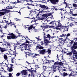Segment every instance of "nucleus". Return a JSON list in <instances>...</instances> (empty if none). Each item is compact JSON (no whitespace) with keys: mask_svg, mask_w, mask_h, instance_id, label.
Listing matches in <instances>:
<instances>
[{"mask_svg":"<svg viewBox=\"0 0 77 77\" xmlns=\"http://www.w3.org/2000/svg\"><path fill=\"white\" fill-rule=\"evenodd\" d=\"M41 15L42 17H41L38 19L40 20H44L45 18H47L48 17L47 14H44Z\"/></svg>","mask_w":77,"mask_h":77,"instance_id":"f8f14e48","label":"nucleus"},{"mask_svg":"<svg viewBox=\"0 0 77 77\" xmlns=\"http://www.w3.org/2000/svg\"><path fill=\"white\" fill-rule=\"evenodd\" d=\"M35 11H36V10H34V11L31 10L30 12V13H33H33L35 12Z\"/></svg>","mask_w":77,"mask_h":77,"instance_id":"6e6d98bb","label":"nucleus"},{"mask_svg":"<svg viewBox=\"0 0 77 77\" xmlns=\"http://www.w3.org/2000/svg\"><path fill=\"white\" fill-rule=\"evenodd\" d=\"M21 3V1H20V0H17V2L15 4H17V3Z\"/></svg>","mask_w":77,"mask_h":77,"instance_id":"bf43d9fd","label":"nucleus"},{"mask_svg":"<svg viewBox=\"0 0 77 77\" xmlns=\"http://www.w3.org/2000/svg\"><path fill=\"white\" fill-rule=\"evenodd\" d=\"M31 57H35V54H32V55H31Z\"/></svg>","mask_w":77,"mask_h":77,"instance_id":"052dcab7","label":"nucleus"},{"mask_svg":"<svg viewBox=\"0 0 77 77\" xmlns=\"http://www.w3.org/2000/svg\"><path fill=\"white\" fill-rule=\"evenodd\" d=\"M75 42V41H74V40H72L71 41V42H70V44H74V42Z\"/></svg>","mask_w":77,"mask_h":77,"instance_id":"0e129e2a","label":"nucleus"},{"mask_svg":"<svg viewBox=\"0 0 77 77\" xmlns=\"http://www.w3.org/2000/svg\"><path fill=\"white\" fill-rule=\"evenodd\" d=\"M72 21H74V23H77V19H72Z\"/></svg>","mask_w":77,"mask_h":77,"instance_id":"ea45409f","label":"nucleus"},{"mask_svg":"<svg viewBox=\"0 0 77 77\" xmlns=\"http://www.w3.org/2000/svg\"><path fill=\"white\" fill-rule=\"evenodd\" d=\"M7 46L9 47H11V45L10 43H7L6 44Z\"/></svg>","mask_w":77,"mask_h":77,"instance_id":"680f3d73","label":"nucleus"},{"mask_svg":"<svg viewBox=\"0 0 77 77\" xmlns=\"http://www.w3.org/2000/svg\"><path fill=\"white\" fill-rule=\"evenodd\" d=\"M11 59L12 63H14V61H15V57L11 58Z\"/></svg>","mask_w":77,"mask_h":77,"instance_id":"e433bc0d","label":"nucleus"},{"mask_svg":"<svg viewBox=\"0 0 77 77\" xmlns=\"http://www.w3.org/2000/svg\"><path fill=\"white\" fill-rule=\"evenodd\" d=\"M43 64L44 65H45V64H47V63H48V60H46V61H44L43 60Z\"/></svg>","mask_w":77,"mask_h":77,"instance_id":"58836bf2","label":"nucleus"},{"mask_svg":"<svg viewBox=\"0 0 77 77\" xmlns=\"http://www.w3.org/2000/svg\"><path fill=\"white\" fill-rule=\"evenodd\" d=\"M21 73H20L18 72L16 74V76H17V77H19V75H21Z\"/></svg>","mask_w":77,"mask_h":77,"instance_id":"603ef678","label":"nucleus"},{"mask_svg":"<svg viewBox=\"0 0 77 77\" xmlns=\"http://www.w3.org/2000/svg\"><path fill=\"white\" fill-rule=\"evenodd\" d=\"M26 50L25 49V50H24V51L25 52L24 53H25L26 54L25 56L26 58H27V56H29V52L26 51Z\"/></svg>","mask_w":77,"mask_h":77,"instance_id":"a878e982","label":"nucleus"},{"mask_svg":"<svg viewBox=\"0 0 77 77\" xmlns=\"http://www.w3.org/2000/svg\"><path fill=\"white\" fill-rule=\"evenodd\" d=\"M9 35H11V38L12 39H17L18 38V36H19V35H15V34L13 33H11L10 34H8Z\"/></svg>","mask_w":77,"mask_h":77,"instance_id":"1a4fd4ad","label":"nucleus"},{"mask_svg":"<svg viewBox=\"0 0 77 77\" xmlns=\"http://www.w3.org/2000/svg\"><path fill=\"white\" fill-rule=\"evenodd\" d=\"M58 65H63V63L62 62H58Z\"/></svg>","mask_w":77,"mask_h":77,"instance_id":"a19ab883","label":"nucleus"},{"mask_svg":"<svg viewBox=\"0 0 77 77\" xmlns=\"http://www.w3.org/2000/svg\"><path fill=\"white\" fill-rule=\"evenodd\" d=\"M0 51L1 52H4V51H7V49H6V48H5V47H4V48H2L0 47Z\"/></svg>","mask_w":77,"mask_h":77,"instance_id":"4be33fe9","label":"nucleus"},{"mask_svg":"<svg viewBox=\"0 0 77 77\" xmlns=\"http://www.w3.org/2000/svg\"><path fill=\"white\" fill-rule=\"evenodd\" d=\"M59 27H60V26H57L56 27H55V29L56 30H60V28Z\"/></svg>","mask_w":77,"mask_h":77,"instance_id":"37998d69","label":"nucleus"},{"mask_svg":"<svg viewBox=\"0 0 77 77\" xmlns=\"http://www.w3.org/2000/svg\"><path fill=\"white\" fill-rule=\"evenodd\" d=\"M48 53L49 54H50L51 53V50H50V49H48V50H47L46 53Z\"/></svg>","mask_w":77,"mask_h":77,"instance_id":"f704fd0d","label":"nucleus"},{"mask_svg":"<svg viewBox=\"0 0 77 77\" xmlns=\"http://www.w3.org/2000/svg\"><path fill=\"white\" fill-rule=\"evenodd\" d=\"M7 13H8L7 12H5L4 11H0V16H2V15H4L6 14H7Z\"/></svg>","mask_w":77,"mask_h":77,"instance_id":"cd10ccee","label":"nucleus"},{"mask_svg":"<svg viewBox=\"0 0 77 77\" xmlns=\"http://www.w3.org/2000/svg\"><path fill=\"white\" fill-rule=\"evenodd\" d=\"M51 71L53 72H56V71L57 70H55V69H54L53 68H52Z\"/></svg>","mask_w":77,"mask_h":77,"instance_id":"09e8293b","label":"nucleus"},{"mask_svg":"<svg viewBox=\"0 0 77 77\" xmlns=\"http://www.w3.org/2000/svg\"><path fill=\"white\" fill-rule=\"evenodd\" d=\"M3 42H0V43H1L2 44H4V43H5V39H3Z\"/></svg>","mask_w":77,"mask_h":77,"instance_id":"5fc2aeb1","label":"nucleus"},{"mask_svg":"<svg viewBox=\"0 0 77 77\" xmlns=\"http://www.w3.org/2000/svg\"><path fill=\"white\" fill-rule=\"evenodd\" d=\"M62 28V30H64L63 32H65V31H68V28L69 27L67 26H64L63 25H62V26L61 27Z\"/></svg>","mask_w":77,"mask_h":77,"instance_id":"dca6fc26","label":"nucleus"},{"mask_svg":"<svg viewBox=\"0 0 77 77\" xmlns=\"http://www.w3.org/2000/svg\"><path fill=\"white\" fill-rule=\"evenodd\" d=\"M64 14L65 16H66L67 15H68V12L66 11V12H64Z\"/></svg>","mask_w":77,"mask_h":77,"instance_id":"864d4df0","label":"nucleus"},{"mask_svg":"<svg viewBox=\"0 0 77 77\" xmlns=\"http://www.w3.org/2000/svg\"><path fill=\"white\" fill-rule=\"evenodd\" d=\"M25 37V38H26V39H27V40H28V41H32V42H33V41L32 40H30V38H28V37Z\"/></svg>","mask_w":77,"mask_h":77,"instance_id":"de8ad7c7","label":"nucleus"},{"mask_svg":"<svg viewBox=\"0 0 77 77\" xmlns=\"http://www.w3.org/2000/svg\"><path fill=\"white\" fill-rule=\"evenodd\" d=\"M42 74H39V73H38V77H41V75H42Z\"/></svg>","mask_w":77,"mask_h":77,"instance_id":"774afa93","label":"nucleus"},{"mask_svg":"<svg viewBox=\"0 0 77 77\" xmlns=\"http://www.w3.org/2000/svg\"><path fill=\"white\" fill-rule=\"evenodd\" d=\"M62 51L63 53H64V54H65V53H66V52H67V50L66 48H64L63 49H62Z\"/></svg>","mask_w":77,"mask_h":77,"instance_id":"7c9ffc66","label":"nucleus"},{"mask_svg":"<svg viewBox=\"0 0 77 77\" xmlns=\"http://www.w3.org/2000/svg\"><path fill=\"white\" fill-rule=\"evenodd\" d=\"M36 48L37 49L42 50H40L39 52V54H40L44 55V54H45L46 53H47V49H44V47L43 46H41V45H37Z\"/></svg>","mask_w":77,"mask_h":77,"instance_id":"f03ea898","label":"nucleus"},{"mask_svg":"<svg viewBox=\"0 0 77 77\" xmlns=\"http://www.w3.org/2000/svg\"><path fill=\"white\" fill-rule=\"evenodd\" d=\"M35 70L28 69H27V70L29 72H31V77H34V76L37 75V73H36V68H35Z\"/></svg>","mask_w":77,"mask_h":77,"instance_id":"7ed1b4c3","label":"nucleus"},{"mask_svg":"<svg viewBox=\"0 0 77 77\" xmlns=\"http://www.w3.org/2000/svg\"><path fill=\"white\" fill-rule=\"evenodd\" d=\"M50 2L53 5H56L59 2V0H49ZM48 2H49V0H48Z\"/></svg>","mask_w":77,"mask_h":77,"instance_id":"9b49d317","label":"nucleus"},{"mask_svg":"<svg viewBox=\"0 0 77 77\" xmlns=\"http://www.w3.org/2000/svg\"><path fill=\"white\" fill-rule=\"evenodd\" d=\"M6 9L7 10H10L9 9H12L13 8H12V6H11V5L9 4V5L8 6H7L6 8Z\"/></svg>","mask_w":77,"mask_h":77,"instance_id":"bb28decb","label":"nucleus"},{"mask_svg":"<svg viewBox=\"0 0 77 77\" xmlns=\"http://www.w3.org/2000/svg\"><path fill=\"white\" fill-rule=\"evenodd\" d=\"M4 59H6L8 58V56H7V55H6L4 54Z\"/></svg>","mask_w":77,"mask_h":77,"instance_id":"3c124183","label":"nucleus"},{"mask_svg":"<svg viewBox=\"0 0 77 77\" xmlns=\"http://www.w3.org/2000/svg\"><path fill=\"white\" fill-rule=\"evenodd\" d=\"M55 24L56 26H58L60 27H61L62 26V25L61 24L60 21H56L55 22Z\"/></svg>","mask_w":77,"mask_h":77,"instance_id":"2eb2a0df","label":"nucleus"},{"mask_svg":"<svg viewBox=\"0 0 77 77\" xmlns=\"http://www.w3.org/2000/svg\"><path fill=\"white\" fill-rule=\"evenodd\" d=\"M60 75H62L63 77H71L72 74L66 72H63V73L60 72Z\"/></svg>","mask_w":77,"mask_h":77,"instance_id":"20e7f679","label":"nucleus"},{"mask_svg":"<svg viewBox=\"0 0 77 77\" xmlns=\"http://www.w3.org/2000/svg\"><path fill=\"white\" fill-rule=\"evenodd\" d=\"M43 33L44 34L43 35L44 36V38L45 39L44 41L45 42V46H49V41L48 40H50V39H53V38H56L54 36V33H51V35H50V34H48V32H43Z\"/></svg>","mask_w":77,"mask_h":77,"instance_id":"f257e3e1","label":"nucleus"},{"mask_svg":"<svg viewBox=\"0 0 77 77\" xmlns=\"http://www.w3.org/2000/svg\"><path fill=\"white\" fill-rule=\"evenodd\" d=\"M25 2H26V0H20V3H25Z\"/></svg>","mask_w":77,"mask_h":77,"instance_id":"49530a36","label":"nucleus"},{"mask_svg":"<svg viewBox=\"0 0 77 77\" xmlns=\"http://www.w3.org/2000/svg\"><path fill=\"white\" fill-rule=\"evenodd\" d=\"M40 6L41 8L40 9H41L42 11H45V10H47V9H48V7L47 6H45V5H41L40 4Z\"/></svg>","mask_w":77,"mask_h":77,"instance_id":"423d86ee","label":"nucleus"},{"mask_svg":"<svg viewBox=\"0 0 77 77\" xmlns=\"http://www.w3.org/2000/svg\"><path fill=\"white\" fill-rule=\"evenodd\" d=\"M47 15H48V16H50V15H52V13H47Z\"/></svg>","mask_w":77,"mask_h":77,"instance_id":"338daca9","label":"nucleus"},{"mask_svg":"<svg viewBox=\"0 0 77 77\" xmlns=\"http://www.w3.org/2000/svg\"><path fill=\"white\" fill-rule=\"evenodd\" d=\"M47 57H48L45 56V57H44V58L45 59V61H46V60H48V59H47Z\"/></svg>","mask_w":77,"mask_h":77,"instance_id":"13d9d810","label":"nucleus"},{"mask_svg":"<svg viewBox=\"0 0 77 77\" xmlns=\"http://www.w3.org/2000/svg\"><path fill=\"white\" fill-rule=\"evenodd\" d=\"M1 12H7V14H9V12H11V11L10 10H7L6 8L5 9H2V10H0Z\"/></svg>","mask_w":77,"mask_h":77,"instance_id":"412c9836","label":"nucleus"},{"mask_svg":"<svg viewBox=\"0 0 77 77\" xmlns=\"http://www.w3.org/2000/svg\"><path fill=\"white\" fill-rule=\"evenodd\" d=\"M72 53L71 52H70L69 53H66V54H67V55H68L69 56H72Z\"/></svg>","mask_w":77,"mask_h":77,"instance_id":"4c0bfd02","label":"nucleus"},{"mask_svg":"<svg viewBox=\"0 0 77 77\" xmlns=\"http://www.w3.org/2000/svg\"><path fill=\"white\" fill-rule=\"evenodd\" d=\"M46 24H47V23H43L42 25L40 26V27H43L45 29H48V27L49 28H52V27L54 28V26H49V25H47Z\"/></svg>","mask_w":77,"mask_h":77,"instance_id":"39448f33","label":"nucleus"},{"mask_svg":"<svg viewBox=\"0 0 77 77\" xmlns=\"http://www.w3.org/2000/svg\"><path fill=\"white\" fill-rule=\"evenodd\" d=\"M48 63L50 64V63H52L51 60H48Z\"/></svg>","mask_w":77,"mask_h":77,"instance_id":"69168bd1","label":"nucleus"},{"mask_svg":"<svg viewBox=\"0 0 77 77\" xmlns=\"http://www.w3.org/2000/svg\"><path fill=\"white\" fill-rule=\"evenodd\" d=\"M64 5H66V7H67V8H68V6H69L68 5H69V4L67 3V2L64 1Z\"/></svg>","mask_w":77,"mask_h":77,"instance_id":"72a5a7b5","label":"nucleus"},{"mask_svg":"<svg viewBox=\"0 0 77 77\" xmlns=\"http://www.w3.org/2000/svg\"><path fill=\"white\" fill-rule=\"evenodd\" d=\"M71 35V34L70 33H68L67 35H66V37H68V36H69Z\"/></svg>","mask_w":77,"mask_h":77,"instance_id":"4d7b16f0","label":"nucleus"},{"mask_svg":"<svg viewBox=\"0 0 77 77\" xmlns=\"http://www.w3.org/2000/svg\"><path fill=\"white\" fill-rule=\"evenodd\" d=\"M52 68H53L54 69L57 70V71H58L59 72H60V71H61V70L59 69L60 67H59L58 66L53 65H52Z\"/></svg>","mask_w":77,"mask_h":77,"instance_id":"9d476101","label":"nucleus"},{"mask_svg":"<svg viewBox=\"0 0 77 77\" xmlns=\"http://www.w3.org/2000/svg\"><path fill=\"white\" fill-rule=\"evenodd\" d=\"M77 48V45H76L75 43L74 42L73 46L71 47V50H75Z\"/></svg>","mask_w":77,"mask_h":77,"instance_id":"aec40b11","label":"nucleus"},{"mask_svg":"<svg viewBox=\"0 0 77 77\" xmlns=\"http://www.w3.org/2000/svg\"><path fill=\"white\" fill-rule=\"evenodd\" d=\"M48 12L47 10V11H40L39 10H35V13L37 14V15L36 16V17H37L39 15H41V14H40V13H42V12Z\"/></svg>","mask_w":77,"mask_h":77,"instance_id":"ddd939ff","label":"nucleus"},{"mask_svg":"<svg viewBox=\"0 0 77 77\" xmlns=\"http://www.w3.org/2000/svg\"><path fill=\"white\" fill-rule=\"evenodd\" d=\"M47 67L45 66H43V69H44V71H46V69H47Z\"/></svg>","mask_w":77,"mask_h":77,"instance_id":"c03bdc74","label":"nucleus"},{"mask_svg":"<svg viewBox=\"0 0 77 77\" xmlns=\"http://www.w3.org/2000/svg\"><path fill=\"white\" fill-rule=\"evenodd\" d=\"M9 77H12V73H9Z\"/></svg>","mask_w":77,"mask_h":77,"instance_id":"e2e57ef3","label":"nucleus"},{"mask_svg":"<svg viewBox=\"0 0 77 77\" xmlns=\"http://www.w3.org/2000/svg\"><path fill=\"white\" fill-rule=\"evenodd\" d=\"M70 59H71V60H69L70 62H74V61L76 62V61H75V57L74 56L72 57Z\"/></svg>","mask_w":77,"mask_h":77,"instance_id":"5701e85b","label":"nucleus"},{"mask_svg":"<svg viewBox=\"0 0 77 77\" xmlns=\"http://www.w3.org/2000/svg\"><path fill=\"white\" fill-rule=\"evenodd\" d=\"M7 39H11V35H10V36H7Z\"/></svg>","mask_w":77,"mask_h":77,"instance_id":"a18cd8bd","label":"nucleus"},{"mask_svg":"<svg viewBox=\"0 0 77 77\" xmlns=\"http://www.w3.org/2000/svg\"><path fill=\"white\" fill-rule=\"evenodd\" d=\"M54 23H55V20L51 22H50V23L49 24H52V25H53L54 24Z\"/></svg>","mask_w":77,"mask_h":77,"instance_id":"79ce46f5","label":"nucleus"},{"mask_svg":"<svg viewBox=\"0 0 77 77\" xmlns=\"http://www.w3.org/2000/svg\"><path fill=\"white\" fill-rule=\"evenodd\" d=\"M7 71H8V72H12L13 71V69L12 67H8L7 68Z\"/></svg>","mask_w":77,"mask_h":77,"instance_id":"b1692460","label":"nucleus"},{"mask_svg":"<svg viewBox=\"0 0 77 77\" xmlns=\"http://www.w3.org/2000/svg\"><path fill=\"white\" fill-rule=\"evenodd\" d=\"M66 36V34L65 33H62V34L59 36V38H58V39H59V40H62L63 39V37H65Z\"/></svg>","mask_w":77,"mask_h":77,"instance_id":"6ab92c4d","label":"nucleus"},{"mask_svg":"<svg viewBox=\"0 0 77 77\" xmlns=\"http://www.w3.org/2000/svg\"><path fill=\"white\" fill-rule=\"evenodd\" d=\"M66 39H65L62 40L60 41L59 42L60 46H61V47H62V45H63L64 43H65V41H66Z\"/></svg>","mask_w":77,"mask_h":77,"instance_id":"f3484780","label":"nucleus"},{"mask_svg":"<svg viewBox=\"0 0 77 77\" xmlns=\"http://www.w3.org/2000/svg\"><path fill=\"white\" fill-rule=\"evenodd\" d=\"M71 74L72 75L71 77H72V76H74V77H77V74H75V73L74 72H71Z\"/></svg>","mask_w":77,"mask_h":77,"instance_id":"c756f323","label":"nucleus"},{"mask_svg":"<svg viewBox=\"0 0 77 77\" xmlns=\"http://www.w3.org/2000/svg\"><path fill=\"white\" fill-rule=\"evenodd\" d=\"M33 3V1L31 0L30 1H29L27 3V5L30 6V5H33L32 3Z\"/></svg>","mask_w":77,"mask_h":77,"instance_id":"c85d7f7f","label":"nucleus"},{"mask_svg":"<svg viewBox=\"0 0 77 77\" xmlns=\"http://www.w3.org/2000/svg\"><path fill=\"white\" fill-rule=\"evenodd\" d=\"M68 15H70V16H74V17H76L77 16V12L73 13L72 11H71L70 9V11L69 12H68Z\"/></svg>","mask_w":77,"mask_h":77,"instance_id":"6e6552de","label":"nucleus"},{"mask_svg":"<svg viewBox=\"0 0 77 77\" xmlns=\"http://www.w3.org/2000/svg\"><path fill=\"white\" fill-rule=\"evenodd\" d=\"M10 54H11V55H12L13 54V55H15V56H16V54H17L16 53V51H15H15L14 52L12 51H10Z\"/></svg>","mask_w":77,"mask_h":77,"instance_id":"393cba45","label":"nucleus"},{"mask_svg":"<svg viewBox=\"0 0 77 77\" xmlns=\"http://www.w3.org/2000/svg\"><path fill=\"white\" fill-rule=\"evenodd\" d=\"M72 6H73V7L75 8V9H77V4L75 3H73L72 4Z\"/></svg>","mask_w":77,"mask_h":77,"instance_id":"c9c22d12","label":"nucleus"},{"mask_svg":"<svg viewBox=\"0 0 77 77\" xmlns=\"http://www.w3.org/2000/svg\"><path fill=\"white\" fill-rule=\"evenodd\" d=\"M22 45H23V46L25 48H27L29 47H32V46H33L34 45L31 44H28L27 43H23L21 44Z\"/></svg>","mask_w":77,"mask_h":77,"instance_id":"0eeeda50","label":"nucleus"},{"mask_svg":"<svg viewBox=\"0 0 77 77\" xmlns=\"http://www.w3.org/2000/svg\"><path fill=\"white\" fill-rule=\"evenodd\" d=\"M24 39H23L22 41H20V44L21 42H24L23 43H26V44H30L32 43V42H30V41H28V40H27V39L25 38H24Z\"/></svg>","mask_w":77,"mask_h":77,"instance_id":"4468645a","label":"nucleus"},{"mask_svg":"<svg viewBox=\"0 0 77 77\" xmlns=\"http://www.w3.org/2000/svg\"><path fill=\"white\" fill-rule=\"evenodd\" d=\"M72 52L73 54H75V55H77V51L76 50H72Z\"/></svg>","mask_w":77,"mask_h":77,"instance_id":"473e14b6","label":"nucleus"},{"mask_svg":"<svg viewBox=\"0 0 77 77\" xmlns=\"http://www.w3.org/2000/svg\"><path fill=\"white\" fill-rule=\"evenodd\" d=\"M15 45H20V42H17L15 44Z\"/></svg>","mask_w":77,"mask_h":77,"instance_id":"8fccbe9b","label":"nucleus"},{"mask_svg":"<svg viewBox=\"0 0 77 77\" xmlns=\"http://www.w3.org/2000/svg\"><path fill=\"white\" fill-rule=\"evenodd\" d=\"M22 75H28L29 73L27 72V70H24L21 71Z\"/></svg>","mask_w":77,"mask_h":77,"instance_id":"a211bd4d","label":"nucleus"},{"mask_svg":"<svg viewBox=\"0 0 77 77\" xmlns=\"http://www.w3.org/2000/svg\"><path fill=\"white\" fill-rule=\"evenodd\" d=\"M33 25H32L29 27H28V29L29 31V32H30V30H31V29H32V28H33Z\"/></svg>","mask_w":77,"mask_h":77,"instance_id":"2f4dec72","label":"nucleus"}]
</instances>
